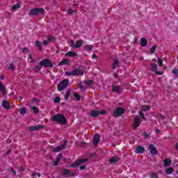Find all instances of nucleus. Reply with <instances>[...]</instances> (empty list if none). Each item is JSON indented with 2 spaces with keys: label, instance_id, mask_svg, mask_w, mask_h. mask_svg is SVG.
Listing matches in <instances>:
<instances>
[{
  "label": "nucleus",
  "instance_id": "obj_13",
  "mask_svg": "<svg viewBox=\"0 0 178 178\" xmlns=\"http://www.w3.org/2000/svg\"><path fill=\"white\" fill-rule=\"evenodd\" d=\"M70 65V60L66 58V59L61 60L58 63V66H62V65Z\"/></svg>",
  "mask_w": 178,
  "mask_h": 178
},
{
  "label": "nucleus",
  "instance_id": "obj_14",
  "mask_svg": "<svg viewBox=\"0 0 178 178\" xmlns=\"http://www.w3.org/2000/svg\"><path fill=\"white\" fill-rule=\"evenodd\" d=\"M140 124H141V119H140V118H138V117H136L134 118L135 127H138V126H140Z\"/></svg>",
  "mask_w": 178,
  "mask_h": 178
},
{
  "label": "nucleus",
  "instance_id": "obj_8",
  "mask_svg": "<svg viewBox=\"0 0 178 178\" xmlns=\"http://www.w3.org/2000/svg\"><path fill=\"white\" fill-rule=\"evenodd\" d=\"M87 161V159H80L76 161V162L73 163L72 164H71V168H77V166L81 165V163H84Z\"/></svg>",
  "mask_w": 178,
  "mask_h": 178
},
{
  "label": "nucleus",
  "instance_id": "obj_61",
  "mask_svg": "<svg viewBox=\"0 0 178 178\" xmlns=\"http://www.w3.org/2000/svg\"><path fill=\"white\" fill-rule=\"evenodd\" d=\"M175 147L178 149V143L175 145Z\"/></svg>",
  "mask_w": 178,
  "mask_h": 178
},
{
  "label": "nucleus",
  "instance_id": "obj_41",
  "mask_svg": "<svg viewBox=\"0 0 178 178\" xmlns=\"http://www.w3.org/2000/svg\"><path fill=\"white\" fill-rule=\"evenodd\" d=\"M79 88L80 89V90H81L82 91H86V88L83 86V85H81V84H79Z\"/></svg>",
  "mask_w": 178,
  "mask_h": 178
},
{
  "label": "nucleus",
  "instance_id": "obj_29",
  "mask_svg": "<svg viewBox=\"0 0 178 178\" xmlns=\"http://www.w3.org/2000/svg\"><path fill=\"white\" fill-rule=\"evenodd\" d=\"M156 49V46H153L151 49H150V55H152V54H154L155 52V50Z\"/></svg>",
  "mask_w": 178,
  "mask_h": 178
},
{
  "label": "nucleus",
  "instance_id": "obj_55",
  "mask_svg": "<svg viewBox=\"0 0 178 178\" xmlns=\"http://www.w3.org/2000/svg\"><path fill=\"white\" fill-rule=\"evenodd\" d=\"M10 170H11V172H13V175H16V172H15L13 168H11Z\"/></svg>",
  "mask_w": 178,
  "mask_h": 178
},
{
  "label": "nucleus",
  "instance_id": "obj_19",
  "mask_svg": "<svg viewBox=\"0 0 178 178\" xmlns=\"http://www.w3.org/2000/svg\"><path fill=\"white\" fill-rule=\"evenodd\" d=\"M63 158V155L62 154H59L58 156H57L56 161H54V166H56L59 163V161Z\"/></svg>",
  "mask_w": 178,
  "mask_h": 178
},
{
  "label": "nucleus",
  "instance_id": "obj_52",
  "mask_svg": "<svg viewBox=\"0 0 178 178\" xmlns=\"http://www.w3.org/2000/svg\"><path fill=\"white\" fill-rule=\"evenodd\" d=\"M48 44V41L47 40H44L43 41V45H47Z\"/></svg>",
  "mask_w": 178,
  "mask_h": 178
},
{
  "label": "nucleus",
  "instance_id": "obj_16",
  "mask_svg": "<svg viewBox=\"0 0 178 178\" xmlns=\"http://www.w3.org/2000/svg\"><path fill=\"white\" fill-rule=\"evenodd\" d=\"M65 56H70L71 58H76L77 56V53L73 51H68L65 54Z\"/></svg>",
  "mask_w": 178,
  "mask_h": 178
},
{
  "label": "nucleus",
  "instance_id": "obj_21",
  "mask_svg": "<svg viewBox=\"0 0 178 178\" xmlns=\"http://www.w3.org/2000/svg\"><path fill=\"white\" fill-rule=\"evenodd\" d=\"M172 163V161L169 159H166L164 160V166L165 168H168V166H170Z\"/></svg>",
  "mask_w": 178,
  "mask_h": 178
},
{
  "label": "nucleus",
  "instance_id": "obj_25",
  "mask_svg": "<svg viewBox=\"0 0 178 178\" xmlns=\"http://www.w3.org/2000/svg\"><path fill=\"white\" fill-rule=\"evenodd\" d=\"M119 66V60L118 59H115L113 64V69H116Z\"/></svg>",
  "mask_w": 178,
  "mask_h": 178
},
{
  "label": "nucleus",
  "instance_id": "obj_56",
  "mask_svg": "<svg viewBox=\"0 0 178 178\" xmlns=\"http://www.w3.org/2000/svg\"><path fill=\"white\" fill-rule=\"evenodd\" d=\"M88 84H89V85L92 84V81H88Z\"/></svg>",
  "mask_w": 178,
  "mask_h": 178
},
{
  "label": "nucleus",
  "instance_id": "obj_30",
  "mask_svg": "<svg viewBox=\"0 0 178 178\" xmlns=\"http://www.w3.org/2000/svg\"><path fill=\"white\" fill-rule=\"evenodd\" d=\"M150 178H158V173H156V172L151 173Z\"/></svg>",
  "mask_w": 178,
  "mask_h": 178
},
{
  "label": "nucleus",
  "instance_id": "obj_36",
  "mask_svg": "<svg viewBox=\"0 0 178 178\" xmlns=\"http://www.w3.org/2000/svg\"><path fill=\"white\" fill-rule=\"evenodd\" d=\"M85 49H86V51H91L92 49V45H87Z\"/></svg>",
  "mask_w": 178,
  "mask_h": 178
},
{
  "label": "nucleus",
  "instance_id": "obj_38",
  "mask_svg": "<svg viewBox=\"0 0 178 178\" xmlns=\"http://www.w3.org/2000/svg\"><path fill=\"white\" fill-rule=\"evenodd\" d=\"M74 96L75 97L76 101H80V95H79V94L74 93Z\"/></svg>",
  "mask_w": 178,
  "mask_h": 178
},
{
  "label": "nucleus",
  "instance_id": "obj_18",
  "mask_svg": "<svg viewBox=\"0 0 178 178\" xmlns=\"http://www.w3.org/2000/svg\"><path fill=\"white\" fill-rule=\"evenodd\" d=\"M3 108H6V109L10 108V104H9V102L8 101H3L2 103Z\"/></svg>",
  "mask_w": 178,
  "mask_h": 178
},
{
  "label": "nucleus",
  "instance_id": "obj_46",
  "mask_svg": "<svg viewBox=\"0 0 178 178\" xmlns=\"http://www.w3.org/2000/svg\"><path fill=\"white\" fill-rule=\"evenodd\" d=\"M139 115L142 118V119H143V120H145V118L144 117V114H143V113H141V111H139Z\"/></svg>",
  "mask_w": 178,
  "mask_h": 178
},
{
  "label": "nucleus",
  "instance_id": "obj_62",
  "mask_svg": "<svg viewBox=\"0 0 178 178\" xmlns=\"http://www.w3.org/2000/svg\"><path fill=\"white\" fill-rule=\"evenodd\" d=\"M135 41H136V42H137V41H138V40L136 38V39H135Z\"/></svg>",
  "mask_w": 178,
  "mask_h": 178
},
{
  "label": "nucleus",
  "instance_id": "obj_20",
  "mask_svg": "<svg viewBox=\"0 0 178 178\" xmlns=\"http://www.w3.org/2000/svg\"><path fill=\"white\" fill-rule=\"evenodd\" d=\"M20 8H22V5H20L19 3H17L12 7V10L13 12H16L18 9H20Z\"/></svg>",
  "mask_w": 178,
  "mask_h": 178
},
{
  "label": "nucleus",
  "instance_id": "obj_54",
  "mask_svg": "<svg viewBox=\"0 0 178 178\" xmlns=\"http://www.w3.org/2000/svg\"><path fill=\"white\" fill-rule=\"evenodd\" d=\"M143 136L145 138H147V137H148V134L146 132L143 133Z\"/></svg>",
  "mask_w": 178,
  "mask_h": 178
},
{
  "label": "nucleus",
  "instance_id": "obj_40",
  "mask_svg": "<svg viewBox=\"0 0 178 178\" xmlns=\"http://www.w3.org/2000/svg\"><path fill=\"white\" fill-rule=\"evenodd\" d=\"M28 60L29 62H34V59H33V56H31V54L29 55Z\"/></svg>",
  "mask_w": 178,
  "mask_h": 178
},
{
  "label": "nucleus",
  "instance_id": "obj_49",
  "mask_svg": "<svg viewBox=\"0 0 178 178\" xmlns=\"http://www.w3.org/2000/svg\"><path fill=\"white\" fill-rule=\"evenodd\" d=\"M67 13L68 15H72V13H73V10L72 8L69 9Z\"/></svg>",
  "mask_w": 178,
  "mask_h": 178
},
{
  "label": "nucleus",
  "instance_id": "obj_58",
  "mask_svg": "<svg viewBox=\"0 0 178 178\" xmlns=\"http://www.w3.org/2000/svg\"><path fill=\"white\" fill-rule=\"evenodd\" d=\"M38 177H41V175L40 173L37 174Z\"/></svg>",
  "mask_w": 178,
  "mask_h": 178
},
{
  "label": "nucleus",
  "instance_id": "obj_45",
  "mask_svg": "<svg viewBox=\"0 0 178 178\" xmlns=\"http://www.w3.org/2000/svg\"><path fill=\"white\" fill-rule=\"evenodd\" d=\"M38 129H40V127H30V130H38Z\"/></svg>",
  "mask_w": 178,
  "mask_h": 178
},
{
  "label": "nucleus",
  "instance_id": "obj_63",
  "mask_svg": "<svg viewBox=\"0 0 178 178\" xmlns=\"http://www.w3.org/2000/svg\"><path fill=\"white\" fill-rule=\"evenodd\" d=\"M1 79H3V76L0 77Z\"/></svg>",
  "mask_w": 178,
  "mask_h": 178
},
{
  "label": "nucleus",
  "instance_id": "obj_42",
  "mask_svg": "<svg viewBox=\"0 0 178 178\" xmlns=\"http://www.w3.org/2000/svg\"><path fill=\"white\" fill-rule=\"evenodd\" d=\"M54 102L58 104V102H60V97H55Z\"/></svg>",
  "mask_w": 178,
  "mask_h": 178
},
{
  "label": "nucleus",
  "instance_id": "obj_27",
  "mask_svg": "<svg viewBox=\"0 0 178 178\" xmlns=\"http://www.w3.org/2000/svg\"><path fill=\"white\" fill-rule=\"evenodd\" d=\"M140 44L142 45V47H147V40L144 38H143L140 40Z\"/></svg>",
  "mask_w": 178,
  "mask_h": 178
},
{
  "label": "nucleus",
  "instance_id": "obj_10",
  "mask_svg": "<svg viewBox=\"0 0 178 178\" xmlns=\"http://www.w3.org/2000/svg\"><path fill=\"white\" fill-rule=\"evenodd\" d=\"M63 175H64V176H67L68 177H74V173L71 172L68 169L63 170Z\"/></svg>",
  "mask_w": 178,
  "mask_h": 178
},
{
  "label": "nucleus",
  "instance_id": "obj_26",
  "mask_svg": "<svg viewBox=\"0 0 178 178\" xmlns=\"http://www.w3.org/2000/svg\"><path fill=\"white\" fill-rule=\"evenodd\" d=\"M119 161V158L118 157H112L110 160L109 162L110 163H116Z\"/></svg>",
  "mask_w": 178,
  "mask_h": 178
},
{
  "label": "nucleus",
  "instance_id": "obj_57",
  "mask_svg": "<svg viewBox=\"0 0 178 178\" xmlns=\"http://www.w3.org/2000/svg\"><path fill=\"white\" fill-rule=\"evenodd\" d=\"M26 51H27V48H24V49H23V51H24V52H26Z\"/></svg>",
  "mask_w": 178,
  "mask_h": 178
},
{
  "label": "nucleus",
  "instance_id": "obj_17",
  "mask_svg": "<svg viewBox=\"0 0 178 178\" xmlns=\"http://www.w3.org/2000/svg\"><path fill=\"white\" fill-rule=\"evenodd\" d=\"M90 115L92 118H96V116H99V111L93 110L90 113Z\"/></svg>",
  "mask_w": 178,
  "mask_h": 178
},
{
  "label": "nucleus",
  "instance_id": "obj_22",
  "mask_svg": "<svg viewBox=\"0 0 178 178\" xmlns=\"http://www.w3.org/2000/svg\"><path fill=\"white\" fill-rule=\"evenodd\" d=\"M145 149L144 147L138 146L136 149V154H143V152H144Z\"/></svg>",
  "mask_w": 178,
  "mask_h": 178
},
{
  "label": "nucleus",
  "instance_id": "obj_2",
  "mask_svg": "<svg viewBox=\"0 0 178 178\" xmlns=\"http://www.w3.org/2000/svg\"><path fill=\"white\" fill-rule=\"evenodd\" d=\"M83 71L80 69L75 70L74 71H66L65 72V76L67 77H70L72 76H83Z\"/></svg>",
  "mask_w": 178,
  "mask_h": 178
},
{
  "label": "nucleus",
  "instance_id": "obj_33",
  "mask_svg": "<svg viewBox=\"0 0 178 178\" xmlns=\"http://www.w3.org/2000/svg\"><path fill=\"white\" fill-rule=\"evenodd\" d=\"M142 111H149V106L148 105L143 106Z\"/></svg>",
  "mask_w": 178,
  "mask_h": 178
},
{
  "label": "nucleus",
  "instance_id": "obj_47",
  "mask_svg": "<svg viewBox=\"0 0 178 178\" xmlns=\"http://www.w3.org/2000/svg\"><path fill=\"white\" fill-rule=\"evenodd\" d=\"M10 69L11 70H15V65L10 64Z\"/></svg>",
  "mask_w": 178,
  "mask_h": 178
},
{
  "label": "nucleus",
  "instance_id": "obj_4",
  "mask_svg": "<svg viewBox=\"0 0 178 178\" xmlns=\"http://www.w3.org/2000/svg\"><path fill=\"white\" fill-rule=\"evenodd\" d=\"M45 12V10L42 8H33L31 10L29 15L32 16H37V15H40V13H44Z\"/></svg>",
  "mask_w": 178,
  "mask_h": 178
},
{
  "label": "nucleus",
  "instance_id": "obj_31",
  "mask_svg": "<svg viewBox=\"0 0 178 178\" xmlns=\"http://www.w3.org/2000/svg\"><path fill=\"white\" fill-rule=\"evenodd\" d=\"M156 69H158V66L156 65V64H152V70H153V72H155L156 70Z\"/></svg>",
  "mask_w": 178,
  "mask_h": 178
},
{
  "label": "nucleus",
  "instance_id": "obj_32",
  "mask_svg": "<svg viewBox=\"0 0 178 178\" xmlns=\"http://www.w3.org/2000/svg\"><path fill=\"white\" fill-rule=\"evenodd\" d=\"M69 97H70V92L67 91L65 95V101H67L69 99Z\"/></svg>",
  "mask_w": 178,
  "mask_h": 178
},
{
  "label": "nucleus",
  "instance_id": "obj_9",
  "mask_svg": "<svg viewBox=\"0 0 178 178\" xmlns=\"http://www.w3.org/2000/svg\"><path fill=\"white\" fill-rule=\"evenodd\" d=\"M123 113H124V109L122 108H118L114 111L115 116H120V115H123Z\"/></svg>",
  "mask_w": 178,
  "mask_h": 178
},
{
  "label": "nucleus",
  "instance_id": "obj_39",
  "mask_svg": "<svg viewBox=\"0 0 178 178\" xmlns=\"http://www.w3.org/2000/svg\"><path fill=\"white\" fill-rule=\"evenodd\" d=\"M55 40V38L54 36H48L47 37V40L48 41H54Z\"/></svg>",
  "mask_w": 178,
  "mask_h": 178
},
{
  "label": "nucleus",
  "instance_id": "obj_15",
  "mask_svg": "<svg viewBox=\"0 0 178 178\" xmlns=\"http://www.w3.org/2000/svg\"><path fill=\"white\" fill-rule=\"evenodd\" d=\"M100 140H101V138L99 137V135L96 134L93 139L94 145H97L98 143H99Z\"/></svg>",
  "mask_w": 178,
  "mask_h": 178
},
{
  "label": "nucleus",
  "instance_id": "obj_28",
  "mask_svg": "<svg viewBox=\"0 0 178 178\" xmlns=\"http://www.w3.org/2000/svg\"><path fill=\"white\" fill-rule=\"evenodd\" d=\"M20 115H25L26 114V108H22L19 109Z\"/></svg>",
  "mask_w": 178,
  "mask_h": 178
},
{
  "label": "nucleus",
  "instance_id": "obj_5",
  "mask_svg": "<svg viewBox=\"0 0 178 178\" xmlns=\"http://www.w3.org/2000/svg\"><path fill=\"white\" fill-rule=\"evenodd\" d=\"M40 65L44 67H53L54 64L49 60V59H44L40 61Z\"/></svg>",
  "mask_w": 178,
  "mask_h": 178
},
{
  "label": "nucleus",
  "instance_id": "obj_34",
  "mask_svg": "<svg viewBox=\"0 0 178 178\" xmlns=\"http://www.w3.org/2000/svg\"><path fill=\"white\" fill-rule=\"evenodd\" d=\"M113 90L114 91V92H120L119 87H118V86H113Z\"/></svg>",
  "mask_w": 178,
  "mask_h": 178
},
{
  "label": "nucleus",
  "instance_id": "obj_51",
  "mask_svg": "<svg viewBox=\"0 0 178 178\" xmlns=\"http://www.w3.org/2000/svg\"><path fill=\"white\" fill-rule=\"evenodd\" d=\"M156 74H160L161 76H162V74H163V72H156Z\"/></svg>",
  "mask_w": 178,
  "mask_h": 178
},
{
  "label": "nucleus",
  "instance_id": "obj_6",
  "mask_svg": "<svg viewBox=\"0 0 178 178\" xmlns=\"http://www.w3.org/2000/svg\"><path fill=\"white\" fill-rule=\"evenodd\" d=\"M68 44L71 46V47H74V48H80L82 45H83V41L81 40H78L76 44H74V41L73 40H70L68 42Z\"/></svg>",
  "mask_w": 178,
  "mask_h": 178
},
{
  "label": "nucleus",
  "instance_id": "obj_53",
  "mask_svg": "<svg viewBox=\"0 0 178 178\" xmlns=\"http://www.w3.org/2000/svg\"><path fill=\"white\" fill-rule=\"evenodd\" d=\"M92 59H97V56L95 54L92 55Z\"/></svg>",
  "mask_w": 178,
  "mask_h": 178
},
{
  "label": "nucleus",
  "instance_id": "obj_24",
  "mask_svg": "<svg viewBox=\"0 0 178 178\" xmlns=\"http://www.w3.org/2000/svg\"><path fill=\"white\" fill-rule=\"evenodd\" d=\"M174 170H175L173 169V168H165V172L167 175H172V173H173Z\"/></svg>",
  "mask_w": 178,
  "mask_h": 178
},
{
  "label": "nucleus",
  "instance_id": "obj_11",
  "mask_svg": "<svg viewBox=\"0 0 178 178\" xmlns=\"http://www.w3.org/2000/svg\"><path fill=\"white\" fill-rule=\"evenodd\" d=\"M149 151L152 155H156L158 154V150L156 147H154V145H149Z\"/></svg>",
  "mask_w": 178,
  "mask_h": 178
},
{
  "label": "nucleus",
  "instance_id": "obj_1",
  "mask_svg": "<svg viewBox=\"0 0 178 178\" xmlns=\"http://www.w3.org/2000/svg\"><path fill=\"white\" fill-rule=\"evenodd\" d=\"M51 119L54 122H57V123H60V124H66L67 123L66 118L62 114L54 115Z\"/></svg>",
  "mask_w": 178,
  "mask_h": 178
},
{
  "label": "nucleus",
  "instance_id": "obj_44",
  "mask_svg": "<svg viewBox=\"0 0 178 178\" xmlns=\"http://www.w3.org/2000/svg\"><path fill=\"white\" fill-rule=\"evenodd\" d=\"M33 111L35 113H38V108L33 106Z\"/></svg>",
  "mask_w": 178,
  "mask_h": 178
},
{
  "label": "nucleus",
  "instance_id": "obj_48",
  "mask_svg": "<svg viewBox=\"0 0 178 178\" xmlns=\"http://www.w3.org/2000/svg\"><path fill=\"white\" fill-rule=\"evenodd\" d=\"M177 73H178V70L177 69H174L172 70V74H177Z\"/></svg>",
  "mask_w": 178,
  "mask_h": 178
},
{
  "label": "nucleus",
  "instance_id": "obj_7",
  "mask_svg": "<svg viewBox=\"0 0 178 178\" xmlns=\"http://www.w3.org/2000/svg\"><path fill=\"white\" fill-rule=\"evenodd\" d=\"M67 144V142L65 141L64 143L57 147H54L53 148V152H60V151H62L63 149H65V147H66Z\"/></svg>",
  "mask_w": 178,
  "mask_h": 178
},
{
  "label": "nucleus",
  "instance_id": "obj_59",
  "mask_svg": "<svg viewBox=\"0 0 178 178\" xmlns=\"http://www.w3.org/2000/svg\"><path fill=\"white\" fill-rule=\"evenodd\" d=\"M81 170L86 169V166H81Z\"/></svg>",
  "mask_w": 178,
  "mask_h": 178
},
{
  "label": "nucleus",
  "instance_id": "obj_3",
  "mask_svg": "<svg viewBox=\"0 0 178 178\" xmlns=\"http://www.w3.org/2000/svg\"><path fill=\"white\" fill-rule=\"evenodd\" d=\"M69 86V80L65 79L63 81L60 82L59 84L58 85V91H63L66 87Z\"/></svg>",
  "mask_w": 178,
  "mask_h": 178
},
{
  "label": "nucleus",
  "instance_id": "obj_43",
  "mask_svg": "<svg viewBox=\"0 0 178 178\" xmlns=\"http://www.w3.org/2000/svg\"><path fill=\"white\" fill-rule=\"evenodd\" d=\"M35 72H40V70H41V66L38 65L35 67Z\"/></svg>",
  "mask_w": 178,
  "mask_h": 178
},
{
  "label": "nucleus",
  "instance_id": "obj_60",
  "mask_svg": "<svg viewBox=\"0 0 178 178\" xmlns=\"http://www.w3.org/2000/svg\"><path fill=\"white\" fill-rule=\"evenodd\" d=\"M155 132H156V133H159V129H156V130H155Z\"/></svg>",
  "mask_w": 178,
  "mask_h": 178
},
{
  "label": "nucleus",
  "instance_id": "obj_23",
  "mask_svg": "<svg viewBox=\"0 0 178 178\" xmlns=\"http://www.w3.org/2000/svg\"><path fill=\"white\" fill-rule=\"evenodd\" d=\"M36 47L39 51H42V42L41 41H36Z\"/></svg>",
  "mask_w": 178,
  "mask_h": 178
},
{
  "label": "nucleus",
  "instance_id": "obj_37",
  "mask_svg": "<svg viewBox=\"0 0 178 178\" xmlns=\"http://www.w3.org/2000/svg\"><path fill=\"white\" fill-rule=\"evenodd\" d=\"M158 62H159V65L161 67H162V65H163V61L162 60V58H158Z\"/></svg>",
  "mask_w": 178,
  "mask_h": 178
},
{
  "label": "nucleus",
  "instance_id": "obj_50",
  "mask_svg": "<svg viewBox=\"0 0 178 178\" xmlns=\"http://www.w3.org/2000/svg\"><path fill=\"white\" fill-rule=\"evenodd\" d=\"M99 115H105V111L104 110L99 111Z\"/></svg>",
  "mask_w": 178,
  "mask_h": 178
},
{
  "label": "nucleus",
  "instance_id": "obj_12",
  "mask_svg": "<svg viewBox=\"0 0 178 178\" xmlns=\"http://www.w3.org/2000/svg\"><path fill=\"white\" fill-rule=\"evenodd\" d=\"M0 91L1 92H2L3 96L6 95L7 94L6 88H5V86H3V83H2L1 81H0Z\"/></svg>",
  "mask_w": 178,
  "mask_h": 178
},
{
  "label": "nucleus",
  "instance_id": "obj_35",
  "mask_svg": "<svg viewBox=\"0 0 178 178\" xmlns=\"http://www.w3.org/2000/svg\"><path fill=\"white\" fill-rule=\"evenodd\" d=\"M157 119H159V120H163V119H165V116L162 115V114H159Z\"/></svg>",
  "mask_w": 178,
  "mask_h": 178
}]
</instances>
